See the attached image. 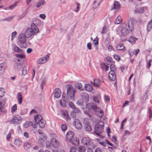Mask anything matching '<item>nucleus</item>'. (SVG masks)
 Returning <instances> with one entry per match:
<instances>
[{
    "label": "nucleus",
    "mask_w": 152,
    "mask_h": 152,
    "mask_svg": "<svg viewBox=\"0 0 152 152\" xmlns=\"http://www.w3.org/2000/svg\"><path fill=\"white\" fill-rule=\"evenodd\" d=\"M66 89L67 95L69 98L72 100L74 99L75 93L76 92V90L73 88L71 85H67Z\"/></svg>",
    "instance_id": "f257e3e1"
},
{
    "label": "nucleus",
    "mask_w": 152,
    "mask_h": 152,
    "mask_svg": "<svg viewBox=\"0 0 152 152\" xmlns=\"http://www.w3.org/2000/svg\"><path fill=\"white\" fill-rule=\"evenodd\" d=\"M104 124L102 121H99L95 125L94 133L97 135H99L103 132Z\"/></svg>",
    "instance_id": "f03ea898"
},
{
    "label": "nucleus",
    "mask_w": 152,
    "mask_h": 152,
    "mask_svg": "<svg viewBox=\"0 0 152 152\" xmlns=\"http://www.w3.org/2000/svg\"><path fill=\"white\" fill-rule=\"evenodd\" d=\"M26 37L24 34L21 33L18 37V45L20 47L22 48H25V45L26 41Z\"/></svg>",
    "instance_id": "7ed1b4c3"
},
{
    "label": "nucleus",
    "mask_w": 152,
    "mask_h": 152,
    "mask_svg": "<svg viewBox=\"0 0 152 152\" xmlns=\"http://www.w3.org/2000/svg\"><path fill=\"white\" fill-rule=\"evenodd\" d=\"M34 121L32 123L31 122L27 121L23 125L24 128H27L30 126L31 125L34 129L36 128L38 124V115H34Z\"/></svg>",
    "instance_id": "20e7f679"
},
{
    "label": "nucleus",
    "mask_w": 152,
    "mask_h": 152,
    "mask_svg": "<svg viewBox=\"0 0 152 152\" xmlns=\"http://www.w3.org/2000/svg\"><path fill=\"white\" fill-rule=\"evenodd\" d=\"M35 32L31 28H28L24 34L27 38L31 39L34 36Z\"/></svg>",
    "instance_id": "39448f33"
},
{
    "label": "nucleus",
    "mask_w": 152,
    "mask_h": 152,
    "mask_svg": "<svg viewBox=\"0 0 152 152\" xmlns=\"http://www.w3.org/2000/svg\"><path fill=\"white\" fill-rule=\"evenodd\" d=\"M69 99H70V98H69L67 96H66V93L63 92L62 94V99L60 101L61 105L63 107H65L66 103L68 102Z\"/></svg>",
    "instance_id": "423d86ee"
},
{
    "label": "nucleus",
    "mask_w": 152,
    "mask_h": 152,
    "mask_svg": "<svg viewBox=\"0 0 152 152\" xmlns=\"http://www.w3.org/2000/svg\"><path fill=\"white\" fill-rule=\"evenodd\" d=\"M39 144L40 143V145L42 146L44 143V141L46 139V135L45 133L39 131Z\"/></svg>",
    "instance_id": "0eeeda50"
},
{
    "label": "nucleus",
    "mask_w": 152,
    "mask_h": 152,
    "mask_svg": "<svg viewBox=\"0 0 152 152\" xmlns=\"http://www.w3.org/2000/svg\"><path fill=\"white\" fill-rule=\"evenodd\" d=\"M22 121L21 117L18 115L13 116L10 121L11 124H19Z\"/></svg>",
    "instance_id": "6e6552de"
},
{
    "label": "nucleus",
    "mask_w": 152,
    "mask_h": 152,
    "mask_svg": "<svg viewBox=\"0 0 152 152\" xmlns=\"http://www.w3.org/2000/svg\"><path fill=\"white\" fill-rule=\"evenodd\" d=\"M135 21H134L132 18H130L128 20L126 25V26L129 27L131 31H132L134 29Z\"/></svg>",
    "instance_id": "1a4fd4ad"
},
{
    "label": "nucleus",
    "mask_w": 152,
    "mask_h": 152,
    "mask_svg": "<svg viewBox=\"0 0 152 152\" xmlns=\"http://www.w3.org/2000/svg\"><path fill=\"white\" fill-rule=\"evenodd\" d=\"M45 123V120L42 118L41 115L39 114V126L41 128H44Z\"/></svg>",
    "instance_id": "9d476101"
},
{
    "label": "nucleus",
    "mask_w": 152,
    "mask_h": 152,
    "mask_svg": "<svg viewBox=\"0 0 152 152\" xmlns=\"http://www.w3.org/2000/svg\"><path fill=\"white\" fill-rule=\"evenodd\" d=\"M49 56L47 55L39 59V64H43L46 63L49 60Z\"/></svg>",
    "instance_id": "9b49d317"
},
{
    "label": "nucleus",
    "mask_w": 152,
    "mask_h": 152,
    "mask_svg": "<svg viewBox=\"0 0 152 152\" xmlns=\"http://www.w3.org/2000/svg\"><path fill=\"white\" fill-rule=\"evenodd\" d=\"M61 93V90L58 88H56L53 92L54 97L57 99H58L60 97Z\"/></svg>",
    "instance_id": "f8f14e48"
},
{
    "label": "nucleus",
    "mask_w": 152,
    "mask_h": 152,
    "mask_svg": "<svg viewBox=\"0 0 152 152\" xmlns=\"http://www.w3.org/2000/svg\"><path fill=\"white\" fill-rule=\"evenodd\" d=\"M74 123V126L76 129L79 130L81 129L82 127V125L78 119H75Z\"/></svg>",
    "instance_id": "ddd939ff"
},
{
    "label": "nucleus",
    "mask_w": 152,
    "mask_h": 152,
    "mask_svg": "<svg viewBox=\"0 0 152 152\" xmlns=\"http://www.w3.org/2000/svg\"><path fill=\"white\" fill-rule=\"evenodd\" d=\"M74 134L73 132L68 131L66 134V138L67 140L69 141H72L71 140L73 139Z\"/></svg>",
    "instance_id": "4468645a"
},
{
    "label": "nucleus",
    "mask_w": 152,
    "mask_h": 152,
    "mask_svg": "<svg viewBox=\"0 0 152 152\" xmlns=\"http://www.w3.org/2000/svg\"><path fill=\"white\" fill-rule=\"evenodd\" d=\"M51 145L55 148L58 147L59 146V142L55 138H52L51 140Z\"/></svg>",
    "instance_id": "2eb2a0df"
},
{
    "label": "nucleus",
    "mask_w": 152,
    "mask_h": 152,
    "mask_svg": "<svg viewBox=\"0 0 152 152\" xmlns=\"http://www.w3.org/2000/svg\"><path fill=\"white\" fill-rule=\"evenodd\" d=\"M109 79L110 81H114L116 78L115 72L110 71L109 73Z\"/></svg>",
    "instance_id": "dca6fc26"
},
{
    "label": "nucleus",
    "mask_w": 152,
    "mask_h": 152,
    "mask_svg": "<svg viewBox=\"0 0 152 152\" xmlns=\"http://www.w3.org/2000/svg\"><path fill=\"white\" fill-rule=\"evenodd\" d=\"M83 100L86 102H88L89 99L88 95L86 93H82L80 94Z\"/></svg>",
    "instance_id": "f3484780"
},
{
    "label": "nucleus",
    "mask_w": 152,
    "mask_h": 152,
    "mask_svg": "<svg viewBox=\"0 0 152 152\" xmlns=\"http://www.w3.org/2000/svg\"><path fill=\"white\" fill-rule=\"evenodd\" d=\"M81 142L84 145H90V140L89 137H83L82 139Z\"/></svg>",
    "instance_id": "a211bd4d"
},
{
    "label": "nucleus",
    "mask_w": 152,
    "mask_h": 152,
    "mask_svg": "<svg viewBox=\"0 0 152 152\" xmlns=\"http://www.w3.org/2000/svg\"><path fill=\"white\" fill-rule=\"evenodd\" d=\"M120 8V4L117 1H115L111 6V10H119Z\"/></svg>",
    "instance_id": "6ab92c4d"
},
{
    "label": "nucleus",
    "mask_w": 152,
    "mask_h": 152,
    "mask_svg": "<svg viewBox=\"0 0 152 152\" xmlns=\"http://www.w3.org/2000/svg\"><path fill=\"white\" fill-rule=\"evenodd\" d=\"M6 67V64L5 63H2L0 64V73L3 74L5 71Z\"/></svg>",
    "instance_id": "aec40b11"
},
{
    "label": "nucleus",
    "mask_w": 152,
    "mask_h": 152,
    "mask_svg": "<svg viewBox=\"0 0 152 152\" xmlns=\"http://www.w3.org/2000/svg\"><path fill=\"white\" fill-rule=\"evenodd\" d=\"M122 35L126 36L129 33V30L126 28H123L121 31Z\"/></svg>",
    "instance_id": "412c9836"
},
{
    "label": "nucleus",
    "mask_w": 152,
    "mask_h": 152,
    "mask_svg": "<svg viewBox=\"0 0 152 152\" xmlns=\"http://www.w3.org/2000/svg\"><path fill=\"white\" fill-rule=\"evenodd\" d=\"M102 0H95L94 3L93 4V7L94 9L98 7L100 3L101 2Z\"/></svg>",
    "instance_id": "4be33fe9"
},
{
    "label": "nucleus",
    "mask_w": 152,
    "mask_h": 152,
    "mask_svg": "<svg viewBox=\"0 0 152 152\" xmlns=\"http://www.w3.org/2000/svg\"><path fill=\"white\" fill-rule=\"evenodd\" d=\"M37 25V23H36V21L34 20L33 23L31 24V28L33 29L35 32L37 31V30L38 29Z\"/></svg>",
    "instance_id": "5701e85b"
},
{
    "label": "nucleus",
    "mask_w": 152,
    "mask_h": 152,
    "mask_svg": "<svg viewBox=\"0 0 152 152\" xmlns=\"http://www.w3.org/2000/svg\"><path fill=\"white\" fill-rule=\"evenodd\" d=\"M116 49L118 50H122L125 51L126 50V48L123 44H119L116 47Z\"/></svg>",
    "instance_id": "b1692460"
},
{
    "label": "nucleus",
    "mask_w": 152,
    "mask_h": 152,
    "mask_svg": "<svg viewBox=\"0 0 152 152\" xmlns=\"http://www.w3.org/2000/svg\"><path fill=\"white\" fill-rule=\"evenodd\" d=\"M72 141L69 142L75 145H78L79 144V140L78 138H75L74 139L71 140Z\"/></svg>",
    "instance_id": "393cba45"
},
{
    "label": "nucleus",
    "mask_w": 152,
    "mask_h": 152,
    "mask_svg": "<svg viewBox=\"0 0 152 152\" xmlns=\"http://www.w3.org/2000/svg\"><path fill=\"white\" fill-rule=\"evenodd\" d=\"M144 7H141L139 8H137L134 10V12L136 13H142L144 12Z\"/></svg>",
    "instance_id": "a878e982"
},
{
    "label": "nucleus",
    "mask_w": 152,
    "mask_h": 152,
    "mask_svg": "<svg viewBox=\"0 0 152 152\" xmlns=\"http://www.w3.org/2000/svg\"><path fill=\"white\" fill-rule=\"evenodd\" d=\"M17 99L18 101V103L20 104L22 102V97L21 94L20 92H18L17 94Z\"/></svg>",
    "instance_id": "bb28decb"
},
{
    "label": "nucleus",
    "mask_w": 152,
    "mask_h": 152,
    "mask_svg": "<svg viewBox=\"0 0 152 152\" xmlns=\"http://www.w3.org/2000/svg\"><path fill=\"white\" fill-rule=\"evenodd\" d=\"M41 83L40 84V86L41 89L42 90L43 89V86L45 84L46 81V80L44 77H43L40 79Z\"/></svg>",
    "instance_id": "cd10ccee"
},
{
    "label": "nucleus",
    "mask_w": 152,
    "mask_h": 152,
    "mask_svg": "<svg viewBox=\"0 0 152 152\" xmlns=\"http://www.w3.org/2000/svg\"><path fill=\"white\" fill-rule=\"evenodd\" d=\"M63 115L64 118L67 121H69L70 120V118H69L67 111H64L63 113Z\"/></svg>",
    "instance_id": "c85d7f7f"
},
{
    "label": "nucleus",
    "mask_w": 152,
    "mask_h": 152,
    "mask_svg": "<svg viewBox=\"0 0 152 152\" xmlns=\"http://www.w3.org/2000/svg\"><path fill=\"white\" fill-rule=\"evenodd\" d=\"M86 148L85 146H80L77 148V151L78 152H85Z\"/></svg>",
    "instance_id": "c756f323"
},
{
    "label": "nucleus",
    "mask_w": 152,
    "mask_h": 152,
    "mask_svg": "<svg viewBox=\"0 0 152 152\" xmlns=\"http://www.w3.org/2000/svg\"><path fill=\"white\" fill-rule=\"evenodd\" d=\"M84 128L86 131L88 132H90L92 130L91 126L86 123L84 124Z\"/></svg>",
    "instance_id": "7c9ffc66"
},
{
    "label": "nucleus",
    "mask_w": 152,
    "mask_h": 152,
    "mask_svg": "<svg viewBox=\"0 0 152 152\" xmlns=\"http://www.w3.org/2000/svg\"><path fill=\"white\" fill-rule=\"evenodd\" d=\"M152 20L149 21L147 24V30L148 31H149L152 28Z\"/></svg>",
    "instance_id": "2f4dec72"
},
{
    "label": "nucleus",
    "mask_w": 152,
    "mask_h": 152,
    "mask_svg": "<svg viewBox=\"0 0 152 152\" xmlns=\"http://www.w3.org/2000/svg\"><path fill=\"white\" fill-rule=\"evenodd\" d=\"M94 101L97 103H99L101 99L100 96L99 95H97L93 98Z\"/></svg>",
    "instance_id": "473e14b6"
},
{
    "label": "nucleus",
    "mask_w": 152,
    "mask_h": 152,
    "mask_svg": "<svg viewBox=\"0 0 152 152\" xmlns=\"http://www.w3.org/2000/svg\"><path fill=\"white\" fill-rule=\"evenodd\" d=\"M39 102H40V105L42 106L44 104V97L42 94H39Z\"/></svg>",
    "instance_id": "72a5a7b5"
},
{
    "label": "nucleus",
    "mask_w": 152,
    "mask_h": 152,
    "mask_svg": "<svg viewBox=\"0 0 152 152\" xmlns=\"http://www.w3.org/2000/svg\"><path fill=\"white\" fill-rule=\"evenodd\" d=\"M89 106H90V108L93 110H96L97 109V106L95 104H87L86 105L87 107L89 108Z\"/></svg>",
    "instance_id": "f704fd0d"
},
{
    "label": "nucleus",
    "mask_w": 152,
    "mask_h": 152,
    "mask_svg": "<svg viewBox=\"0 0 152 152\" xmlns=\"http://www.w3.org/2000/svg\"><path fill=\"white\" fill-rule=\"evenodd\" d=\"M85 87L86 89L88 91H91L92 90L91 86L90 85L86 84L85 85Z\"/></svg>",
    "instance_id": "c9c22d12"
},
{
    "label": "nucleus",
    "mask_w": 152,
    "mask_h": 152,
    "mask_svg": "<svg viewBox=\"0 0 152 152\" xmlns=\"http://www.w3.org/2000/svg\"><path fill=\"white\" fill-rule=\"evenodd\" d=\"M75 87L80 90L82 91L83 90L82 85L80 83H77L75 85Z\"/></svg>",
    "instance_id": "e433bc0d"
},
{
    "label": "nucleus",
    "mask_w": 152,
    "mask_h": 152,
    "mask_svg": "<svg viewBox=\"0 0 152 152\" xmlns=\"http://www.w3.org/2000/svg\"><path fill=\"white\" fill-rule=\"evenodd\" d=\"M22 141L19 139H16L14 141L15 144L18 146H20L22 143Z\"/></svg>",
    "instance_id": "4c0bfd02"
},
{
    "label": "nucleus",
    "mask_w": 152,
    "mask_h": 152,
    "mask_svg": "<svg viewBox=\"0 0 152 152\" xmlns=\"http://www.w3.org/2000/svg\"><path fill=\"white\" fill-rule=\"evenodd\" d=\"M94 85L96 87H99L100 84V83L99 80H95V79H94Z\"/></svg>",
    "instance_id": "58836bf2"
},
{
    "label": "nucleus",
    "mask_w": 152,
    "mask_h": 152,
    "mask_svg": "<svg viewBox=\"0 0 152 152\" xmlns=\"http://www.w3.org/2000/svg\"><path fill=\"white\" fill-rule=\"evenodd\" d=\"M14 50L15 52L17 53H20L22 52V50L20 49L18 47L16 46H14Z\"/></svg>",
    "instance_id": "ea45409f"
},
{
    "label": "nucleus",
    "mask_w": 152,
    "mask_h": 152,
    "mask_svg": "<svg viewBox=\"0 0 152 152\" xmlns=\"http://www.w3.org/2000/svg\"><path fill=\"white\" fill-rule=\"evenodd\" d=\"M17 109V105L15 104L13 105L12 107L11 108V112L13 114L15 112Z\"/></svg>",
    "instance_id": "a19ab883"
},
{
    "label": "nucleus",
    "mask_w": 152,
    "mask_h": 152,
    "mask_svg": "<svg viewBox=\"0 0 152 152\" xmlns=\"http://www.w3.org/2000/svg\"><path fill=\"white\" fill-rule=\"evenodd\" d=\"M16 57L18 58H26L25 55L23 54H16L15 55Z\"/></svg>",
    "instance_id": "79ce46f5"
},
{
    "label": "nucleus",
    "mask_w": 152,
    "mask_h": 152,
    "mask_svg": "<svg viewBox=\"0 0 152 152\" xmlns=\"http://www.w3.org/2000/svg\"><path fill=\"white\" fill-rule=\"evenodd\" d=\"M5 102V99H1L0 100V108L4 107Z\"/></svg>",
    "instance_id": "37998d69"
},
{
    "label": "nucleus",
    "mask_w": 152,
    "mask_h": 152,
    "mask_svg": "<svg viewBox=\"0 0 152 152\" xmlns=\"http://www.w3.org/2000/svg\"><path fill=\"white\" fill-rule=\"evenodd\" d=\"M122 21V20L120 16H118L116 18L115 23L116 24H120Z\"/></svg>",
    "instance_id": "c03bdc74"
},
{
    "label": "nucleus",
    "mask_w": 152,
    "mask_h": 152,
    "mask_svg": "<svg viewBox=\"0 0 152 152\" xmlns=\"http://www.w3.org/2000/svg\"><path fill=\"white\" fill-rule=\"evenodd\" d=\"M24 147L26 150H27L30 147V145L28 142H26L24 143Z\"/></svg>",
    "instance_id": "a18cd8bd"
},
{
    "label": "nucleus",
    "mask_w": 152,
    "mask_h": 152,
    "mask_svg": "<svg viewBox=\"0 0 152 152\" xmlns=\"http://www.w3.org/2000/svg\"><path fill=\"white\" fill-rule=\"evenodd\" d=\"M6 112V110L4 107L0 108V115L4 114Z\"/></svg>",
    "instance_id": "49530a36"
},
{
    "label": "nucleus",
    "mask_w": 152,
    "mask_h": 152,
    "mask_svg": "<svg viewBox=\"0 0 152 152\" xmlns=\"http://www.w3.org/2000/svg\"><path fill=\"white\" fill-rule=\"evenodd\" d=\"M27 73V70L26 66H25L23 69L22 71V75H25Z\"/></svg>",
    "instance_id": "de8ad7c7"
},
{
    "label": "nucleus",
    "mask_w": 152,
    "mask_h": 152,
    "mask_svg": "<svg viewBox=\"0 0 152 152\" xmlns=\"http://www.w3.org/2000/svg\"><path fill=\"white\" fill-rule=\"evenodd\" d=\"M5 94V92L4 89L1 88H0V97H2Z\"/></svg>",
    "instance_id": "09e8293b"
},
{
    "label": "nucleus",
    "mask_w": 152,
    "mask_h": 152,
    "mask_svg": "<svg viewBox=\"0 0 152 152\" xmlns=\"http://www.w3.org/2000/svg\"><path fill=\"white\" fill-rule=\"evenodd\" d=\"M105 67V71H107V70H108L109 69V66H108L107 65H106L105 64H102L101 66V67L102 69H104V68L103 67Z\"/></svg>",
    "instance_id": "8fccbe9b"
},
{
    "label": "nucleus",
    "mask_w": 152,
    "mask_h": 152,
    "mask_svg": "<svg viewBox=\"0 0 152 152\" xmlns=\"http://www.w3.org/2000/svg\"><path fill=\"white\" fill-rule=\"evenodd\" d=\"M110 71L114 72L115 71V65L113 64L111 65L110 66Z\"/></svg>",
    "instance_id": "3c124183"
},
{
    "label": "nucleus",
    "mask_w": 152,
    "mask_h": 152,
    "mask_svg": "<svg viewBox=\"0 0 152 152\" xmlns=\"http://www.w3.org/2000/svg\"><path fill=\"white\" fill-rule=\"evenodd\" d=\"M17 4L18 3L17 2H16L12 4L9 7V9L11 10L14 9L16 6Z\"/></svg>",
    "instance_id": "603ef678"
},
{
    "label": "nucleus",
    "mask_w": 152,
    "mask_h": 152,
    "mask_svg": "<svg viewBox=\"0 0 152 152\" xmlns=\"http://www.w3.org/2000/svg\"><path fill=\"white\" fill-rule=\"evenodd\" d=\"M136 39H135L134 37H131L129 40V42L131 43L133 42H135L136 41L135 40Z\"/></svg>",
    "instance_id": "864d4df0"
},
{
    "label": "nucleus",
    "mask_w": 152,
    "mask_h": 152,
    "mask_svg": "<svg viewBox=\"0 0 152 152\" xmlns=\"http://www.w3.org/2000/svg\"><path fill=\"white\" fill-rule=\"evenodd\" d=\"M69 105L71 108L73 109L75 108V105L71 102H70L69 103Z\"/></svg>",
    "instance_id": "5fc2aeb1"
},
{
    "label": "nucleus",
    "mask_w": 152,
    "mask_h": 152,
    "mask_svg": "<svg viewBox=\"0 0 152 152\" xmlns=\"http://www.w3.org/2000/svg\"><path fill=\"white\" fill-rule=\"evenodd\" d=\"M73 109H74V110H73L72 111L75 113H78L80 112V110L78 108H77L76 107L75 108H74Z\"/></svg>",
    "instance_id": "6e6d98bb"
},
{
    "label": "nucleus",
    "mask_w": 152,
    "mask_h": 152,
    "mask_svg": "<svg viewBox=\"0 0 152 152\" xmlns=\"http://www.w3.org/2000/svg\"><path fill=\"white\" fill-rule=\"evenodd\" d=\"M45 3V1L44 0H41L39 1V7Z\"/></svg>",
    "instance_id": "4d7b16f0"
},
{
    "label": "nucleus",
    "mask_w": 152,
    "mask_h": 152,
    "mask_svg": "<svg viewBox=\"0 0 152 152\" xmlns=\"http://www.w3.org/2000/svg\"><path fill=\"white\" fill-rule=\"evenodd\" d=\"M16 34L17 32L15 31H14L12 33L11 35V39L12 40H13V38L15 37Z\"/></svg>",
    "instance_id": "13d9d810"
},
{
    "label": "nucleus",
    "mask_w": 152,
    "mask_h": 152,
    "mask_svg": "<svg viewBox=\"0 0 152 152\" xmlns=\"http://www.w3.org/2000/svg\"><path fill=\"white\" fill-rule=\"evenodd\" d=\"M66 126L65 124H62L61 125V129L63 131H64L66 129Z\"/></svg>",
    "instance_id": "bf43d9fd"
},
{
    "label": "nucleus",
    "mask_w": 152,
    "mask_h": 152,
    "mask_svg": "<svg viewBox=\"0 0 152 152\" xmlns=\"http://www.w3.org/2000/svg\"><path fill=\"white\" fill-rule=\"evenodd\" d=\"M45 143H46V147L47 148H49L50 147V146H51L50 145L51 144V142H50L49 141H47Z\"/></svg>",
    "instance_id": "052dcab7"
},
{
    "label": "nucleus",
    "mask_w": 152,
    "mask_h": 152,
    "mask_svg": "<svg viewBox=\"0 0 152 152\" xmlns=\"http://www.w3.org/2000/svg\"><path fill=\"white\" fill-rule=\"evenodd\" d=\"M107 31V28L106 26H104L102 29V34H105Z\"/></svg>",
    "instance_id": "680f3d73"
},
{
    "label": "nucleus",
    "mask_w": 152,
    "mask_h": 152,
    "mask_svg": "<svg viewBox=\"0 0 152 152\" xmlns=\"http://www.w3.org/2000/svg\"><path fill=\"white\" fill-rule=\"evenodd\" d=\"M37 113V111L34 109H33L31 110L30 113L29 115H31V114H36Z\"/></svg>",
    "instance_id": "e2e57ef3"
},
{
    "label": "nucleus",
    "mask_w": 152,
    "mask_h": 152,
    "mask_svg": "<svg viewBox=\"0 0 152 152\" xmlns=\"http://www.w3.org/2000/svg\"><path fill=\"white\" fill-rule=\"evenodd\" d=\"M75 113L72 111L71 113L70 116L73 118H75L76 117Z\"/></svg>",
    "instance_id": "0e129e2a"
},
{
    "label": "nucleus",
    "mask_w": 152,
    "mask_h": 152,
    "mask_svg": "<svg viewBox=\"0 0 152 152\" xmlns=\"http://www.w3.org/2000/svg\"><path fill=\"white\" fill-rule=\"evenodd\" d=\"M11 135V132L10 131L8 134L7 135L6 137L7 139L8 140L10 138Z\"/></svg>",
    "instance_id": "69168bd1"
},
{
    "label": "nucleus",
    "mask_w": 152,
    "mask_h": 152,
    "mask_svg": "<svg viewBox=\"0 0 152 152\" xmlns=\"http://www.w3.org/2000/svg\"><path fill=\"white\" fill-rule=\"evenodd\" d=\"M114 58L117 61H119L120 59V57L117 55H114Z\"/></svg>",
    "instance_id": "338daca9"
},
{
    "label": "nucleus",
    "mask_w": 152,
    "mask_h": 152,
    "mask_svg": "<svg viewBox=\"0 0 152 152\" xmlns=\"http://www.w3.org/2000/svg\"><path fill=\"white\" fill-rule=\"evenodd\" d=\"M77 104L79 106H81L83 104V102L81 100H79L76 102Z\"/></svg>",
    "instance_id": "774afa93"
}]
</instances>
